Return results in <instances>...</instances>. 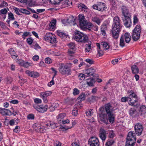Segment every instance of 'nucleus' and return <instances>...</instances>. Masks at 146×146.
<instances>
[{"instance_id":"obj_1","label":"nucleus","mask_w":146,"mask_h":146,"mask_svg":"<svg viewBox=\"0 0 146 146\" xmlns=\"http://www.w3.org/2000/svg\"><path fill=\"white\" fill-rule=\"evenodd\" d=\"M122 25L121 21L118 16H115L113 19V23L111 31L112 37L115 39L118 38L119 33L121 30Z\"/></svg>"},{"instance_id":"obj_2","label":"nucleus","mask_w":146,"mask_h":146,"mask_svg":"<svg viewBox=\"0 0 146 146\" xmlns=\"http://www.w3.org/2000/svg\"><path fill=\"white\" fill-rule=\"evenodd\" d=\"M129 95L127 97H123L121 99L122 102H125L127 101H129V105L132 106H136L138 101V98L136 94L132 90L129 92Z\"/></svg>"},{"instance_id":"obj_3","label":"nucleus","mask_w":146,"mask_h":146,"mask_svg":"<svg viewBox=\"0 0 146 146\" xmlns=\"http://www.w3.org/2000/svg\"><path fill=\"white\" fill-rule=\"evenodd\" d=\"M122 13V20L125 26L126 27H131L132 22L131 15L129 12L127 8L125 6L123 5L121 7Z\"/></svg>"},{"instance_id":"obj_4","label":"nucleus","mask_w":146,"mask_h":146,"mask_svg":"<svg viewBox=\"0 0 146 146\" xmlns=\"http://www.w3.org/2000/svg\"><path fill=\"white\" fill-rule=\"evenodd\" d=\"M59 72L62 75L66 76L71 74V70L68 65H64L62 63L58 69Z\"/></svg>"},{"instance_id":"obj_5","label":"nucleus","mask_w":146,"mask_h":146,"mask_svg":"<svg viewBox=\"0 0 146 146\" xmlns=\"http://www.w3.org/2000/svg\"><path fill=\"white\" fill-rule=\"evenodd\" d=\"M78 20L80 26L82 27L86 26L90 28L93 25L90 22H88L85 18L84 16L82 15H80L78 16Z\"/></svg>"},{"instance_id":"obj_6","label":"nucleus","mask_w":146,"mask_h":146,"mask_svg":"<svg viewBox=\"0 0 146 146\" xmlns=\"http://www.w3.org/2000/svg\"><path fill=\"white\" fill-rule=\"evenodd\" d=\"M141 27L140 25H137L135 28L132 34V38L135 41L137 40L140 37Z\"/></svg>"},{"instance_id":"obj_7","label":"nucleus","mask_w":146,"mask_h":146,"mask_svg":"<svg viewBox=\"0 0 146 146\" xmlns=\"http://www.w3.org/2000/svg\"><path fill=\"white\" fill-rule=\"evenodd\" d=\"M44 39L46 41L51 43L57 42L56 36L50 33H46L44 35Z\"/></svg>"},{"instance_id":"obj_8","label":"nucleus","mask_w":146,"mask_h":146,"mask_svg":"<svg viewBox=\"0 0 146 146\" xmlns=\"http://www.w3.org/2000/svg\"><path fill=\"white\" fill-rule=\"evenodd\" d=\"M136 141V137L135 134L133 132V131L129 132L127 137L126 143L134 144Z\"/></svg>"},{"instance_id":"obj_9","label":"nucleus","mask_w":146,"mask_h":146,"mask_svg":"<svg viewBox=\"0 0 146 146\" xmlns=\"http://www.w3.org/2000/svg\"><path fill=\"white\" fill-rule=\"evenodd\" d=\"M92 7L94 9L101 11H105L107 9L105 4L101 2H97L96 4L93 5Z\"/></svg>"},{"instance_id":"obj_10","label":"nucleus","mask_w":146,"mask_h":146,"mask_svg":"<svg viewBox=\"0 0 146 146\" xmlns=\"http://www.w3.org/2000/svg\"><path fill=\"white\" fill-rule=\"evenodd\" d=\"M52 93V92L50 91L42 92L40 93V96L44 102L46 103L48 102L47 97L50 96Z\"/></svg>"},{"instance_id":"obj_11","label":"nucleus","mask_w":146,"mask_h":146,"mask_svg":"<svg viewBox=\"0 0 146 146\" xmlns=\"http://www.w3.org/2000/svg\"><path fill=\"white\" fill-rule=\"evenodd\" d=\"M134 129L136 134L137 135H140L142 134L143 127L141 123H138L135 125Z\"/></svg>"},{"instance_id":"obj_12","label":"nucleus","mask_w":146,"mask_h":146,"mask_svg":"<svg viewBox=\"0 0 146 146\" xmlns=\"http://www.w3.org/2000/svg\"><path fill=\"white\" fill-rule=\"evenodd\" d=\"M90 146H99L100 143L98 139L96 137H92L89 140Z\"/></svg>"},{"instance_id":"obj_13","label":"nucleus","mask_w":146,"mask_h":146,"mask_svg":"<svg viewBox=\"0 0 146 146\" xmlns=\"http://www.w3.org/2000/svg\"><path fill=\"white\" fill-rule=\"evenodd\" d=\"M33 107L39 112L44 113L47 111L48 106L46 105L44 106L42 105H35L33 106Z\"/></svg>"},{"instance_id":"obj_14","label":"nucleus","mask_w":146,"mask_h":146,"mask_svg":"<svg viewBox=\"0 0 146 146\" xmlns=\"http://www.w3.org/2000/svg\"><path fill=\"white\" fill-rule=\"evenodd\" d=\"M96 68L94 67H92L89 69L85 70L84 72L87 76H93L96 72Z\"/></svg>"},{"instance_id":"obj_15","label":"nucleus","mask_w":146,"mask_h":146,"mask_svg":"<svg viewBox=\"0 0 146 146\" xmlns=\"http://www.w3.org/2000/svg\"><path fill=\"white\" fill-rule=\"evenodd\" d=\"M83 33L77 30L75 31L74 33V38L77 41L80 42Z\"/></svg>"},{"instance_id":"obj_16","label":"nucleus","mask_w":146,"mask_h":146,"mask_svg":"<svg viewBox=\"0 0 146 146\" xmlns=\"http://www.w3.org/2000/svg\"><path fill=\"white\" fill-rule=\"evenodd\" d=\"M106 131L102 128H101L100 131L99 136L102 141H104L106 138Z\"/></svg>"},{"instance_id":"obj_17","label":"nucleus","mask_w":146,"mask_h":146,"mask_svg":"<svg viewBox=\"0 0 146 146\" xmlns=\"http://www.w3.org/2000/svg\"><path fill=\"white\" fill-rule=\"evenodd\" d=\"M0 113L5 115H12V112L8 109L0 108Z\"/></svg>"},{"instance_id":"obj_18","label":"nucleus","mask_w":146,"mask_h":146,"mask_svg":"<svg viewBox=\"0 0 146 146\" xmlns=\"http://www.w3.org/2000/svg\"><path fill=\"white\" fill-rule=\"evenodd\" d=\"M8 9L4 8L0 10V18L4 20L6 17V14L8 12Z\"/></svg>"},{"instance_id":"obj_19","label":"nucleus","mask_w":146,"mask_h":146,"mask_svg":"<svg viewBox=\"0 0 146 146\" xmlns=\"http://www.w3.org/2000/svg\"><path fill=\"white\" fill-rule=\"evenodd\" d=\"M75 19L72 17H70L69 18L64 19L63 20V22L65 24L67 23L68 24H72L73 25H74V21Z\"/></svg>"},{"instance_id":"obj_20","label":"nucleus","mask_w":146,"mask_h":146,"mask_svg":"<svg viewBox=\"0 0 146 146\" xmlns=\"http://www.w3.org/2000/svg\"><path fill=\"white\" fill-rule=\"evenodd\" d=\"M25 73L29 76L33 78H36L39 76V74L36 72L27 70L25 71Z\"/></svg>"},{"instance_id":"obj_21","label":"nucleus","mask_w":146,"mask_h":146,"mask_svg":"<svg viewBox=\"0 0 146 146\" xmlns=\"http://www.w3.org/2000/svg\"><path fill=\"white\" fill-rule=\"evenodd\" d=\"M56 20H53L51 21L48 26V29L49 30L53 31L55 29Z\"/></svg>"},{"instance_id":"obj_22","label":"nucleus","mask_w":146,"mask_h":146,"mask_svg":"<svg viewBox=\"0 0 146 146\" xmlns=\"http://www.w3.org/2000/svg\"><path fill=\"white\" fill-rule=\"evenodd\" d=\"M121 36L123 37L126 43H129L131 40V36L130 33H125L124 35Z\"/></svg>"},{"instance_id":"obj_23","label":"nucleus","mask_w":146,"mask_h":146,"mask_svg":"<svg viewBox=\"0 0 146 146\" xmlns=\"http://www.w3.org/2000/svg\"><path fill=\"white\" fill-rule=\"evenodd\" d=\"M105 110L107 114L112 113L113 111L112 107L109 104L105 105Z\"/></svg>"},{"instance_id":"obj_24","label":"nucleus","mask_w":146,"mask_h":146,"mask_svg":"<svg viewBox=\"0 0 146 146\" xmlns=\"http://www.w3.org/2000/svg\"><path fill=\"white\" fill-rule=\"evenodd\" d=\"M80 40L79 42L86 43L88 42L89 41V39L87 35L83 33V35L80 39Z\"/></svg>"},{"instance_id":"obj_25","label":"nucleus","mask_w":146,"mask_h":146,"mask_svg":"<svg viewBox=\"0 0 146 146\" xmlns=\"http://www.w3.org/2000/svg\"><path fill=\"white\" fill-rule=\"evenodd\" d=\"M108 117V119L110 122L112 123L114 121L115 116L112 113H109L107 114Z\"/></svg>"},{"instance_id":"obj_26","label":"nucleus","mask_w":146,"mask_h":146,"mask_svg":"<svg viewBox=\"0 0 146 146\" xmlns=\"http://www.w3.org/2000/svg\"><path fill=\"white\" fill-rule=\"evenodd\" d=\"M100 44L102 47L105 50H108L110 48V46L109 44L106 42H101L100 43Z\"/></svg>"},{"instance_id":"obj_27","label":"nucleus","mask_w":146,"mask_h":146,"mask_svg":"<svg viewBox=\"0 0 146 146\" xmlns=\"http://www.w3.org/2000/svg\"><path fill=\"white\" fill-rule=\"evenodd\" d=\"M131 69L132 72L133 74H137L139 72V68L135 65H133L131 66Z\"/></svg>"},{"instance_id":"obj_28","label":"nucleus","mask_w":146,"mask_h":146,"mask_svg":"<svg viewBox=\"0 0 146 146\" xmlns=\"http://www.w3.org/2000/svg\"><path fill=\"white\" fill-rule=\"evenodd\" d=\"M8 51L11 54L12 58L13 59H15L17 57L15 53V52L13 48H11L8 50Z\"/></svg>"},{"instance_id":"obj_29","label":"nucleus","mask_w":146,"mask_h":146,"mask_svg":"<svg viewBox=\"0 0 146 146\" xmlns=\"http://www.w3.org/2000/svg\"><path fill=\"white\" fill-rule=\"evenodd\" d=\"M92 20L96 23L98 25H100L102 21V19L97 17H94L92 18Z\"/></svg>"},{"instance_id":"obj_30","label":"nucleus","mask_w":146,"mask_h":146,"mask_svg":"<svg viewBox=\"0 0 146 146\" xmlns=\"http://www.w3.org/2000/svg\"><path fill=\"white\" fill-rule=\"evenodd\" d=\"M137 112L134 108H131L130 109L129 111V113L131 115H137Z\"/></svg>"},{"instance_id":"obj_31","label":"nucleus","mask_w":146,"mask_h":146,"mask_svg":"<svg viewBox=\"0 0 146 146\" xmlns=\"http://www.w3.org/2000/svg\"><path fill=\"white\" fill-rule=\"evenodd\" d=\"M96 45L98 47V54L99 56H102L104 54V52L102 50L100 49V45L98 43H96Z\"/></svg>"},{"instance_id":"obj_32","label":"nucleus","mask_w":146,"mask_h":146,"mask_svg":"<svg viewBox=\"0 0 146 146\" xmlns=\"http://www.w3.org/2000/svg\"><path fill=\"white\" fill-rule=\"evenodd\" d=\"M58 106V103H53L51 106L49 107V108L51 111H53Z\"/></svg>"},{"instance_id":"obj_33","label":"nucleus","mask_w":146,"mask_h":146,"mask_svg":"<svg viewBox=\"0 0 146 146\" xmlns=\"http://www.w3.org/2000/svg\"><path fill=\"white\" fill-rule=\"evenodd\" d=\"M88 42V44L86 45V48H85V50L86 52H89L91 49V42L89 41Z\"/></svg>"},{"instance_id":"obj_34","label":"nucleus","mask_w":146,"mask_h":146,"mask_svg":"<svg viewBox=\"0 0 146 146\" xmlns=\"http://www.w3.org/2000/svg\"><path fill=\"white\" fill-rule=\"evenodd\" d=\"M95 82V81L94 79L90 78V79H88L87 82V84L90 86H93L94 83Z\"/></svg>"},{"instance_id":"obj_35","label":"nucleus","mask_w":146,"mask_h":146,"mask_svg":"<svg viewBox=\"0 0 146 146\" xmlns=\"http://www.w3.org/2000/svg\"><path fill=\"white\" fill-rule=\"evenodd\" d=\"M66 114L65 113H60L57 116V119L59 121H61V120L63 119L66 116Z\"/></svg>"},{"instance_id":"obj_36","label":"nucleus","mask_w":146,"mask_h":146,"mask_svg":"<svg viewBox=\"0 0 146 146\" xmlns=\"http://www.w3.org/2000/svg\"><path fill=\"white\" fill-rule=\"evenodd\" d=\"M58 35L61 38H64L66 37V34L64 33L63 32H61L60 31H57Z\"/></svg>"},{"instance_id":"obj_37","label":"nucleus","mask_w":146,"mask_h":146,"mask_svg":"<svg viewBox=\"0 0 146 146\" xmlns=\"http://www.w3.org/2000/svg\"><path fill=\"white\" fill-rule=\"evenodd\" d=\"M139 111L141 114H144L146 111V107L144 106H142L140 107Z\"/></svg>"},{"instance_id":"obj_38","label":"nucleus","mask_w":146,"mask_h":146,"mask_svg":"<svg viewBox=\"0 0 146 146\" xmlns=\"http://www.w3.org/2000/svg\"><path fill=\"white\" fill-rule=\"evenodd\" d=\"M124 40V39L123 38V37L121 36L120 40L119 45L122 47L125 46V42Z\"/></svg>"},{"instance_id":"obj_39","label":"nucleus","mask_w":146,"mask_h":146,"mask_svg":"<svg viewBox=\"0 0 146 146\" xmlns=\"http://www.w3.org/2000/svg\"><path fill=\"white\" fill-rule=\"evenodd\" d=\"M20 12L26 15H29L31 13L29 11L24 9H20Z\"/></svg>"},{"instance_id":"obj_40","label":"nucleus","mask_w":146,"mask_h":146,"mask_svg":"<svg viewBox=\"0 0 146 146\" xmlns=\"http://www.w3.org/2000/svg\"><path fill=\"white\" fill-rule=\"evenodd\" d=\"M68 45L70 48L69 49L74 50L75 48V44L74 42H70L68 44Z\"/></svg>"},{"instance_id":"obj_41","label":"nucleus","mask_w":146,"mask_h":146,"mask_svg":"<svg viewBox=\"0 0 146 146\" xmlns=\"http://www.w3.org/2000/svg\"><path fill=\"white\" fill-rule=\"evenodd\" d=\"M38 128V129L39 130V131H38L37 132L44 133L46 131V130L45 128H44V127L42 125H40L39 124Z\"/></svg>"},{"instance_id":"obj_42","label":"nucleus","mask_w":146,"mask_h":146,"mask_svg":"<svg viewBox=\"0 0 146 146\" xmlns=\"http://www.w3.org/2000/svg\"><path fill=\"white\" fill-rule=\"evenodd\" d=\"M114 141L113 140H108L106 143V146H111L114 143Z\"/></svg>"},{"instance_id":"obj_43","label":"nucleus","mask_w":146,"mask_h":146,"mask_svg":"<svg viewBox=\"0 0 146 146\" xmlns=\"http://www.w3.org/2000/svg\"><path fill=\"white\" fill-rule=\"evenodd\" d=\"M86 115L88 117H90L93 113L92 110H87L86 112Z\"/></svg>"},{"instance_id":"obj_44","label":"nucleus","mask_w":146,"mask_h":146,"mask_svg":"<svg viewBox=\"0 0 146 146\" xmlns=\"http://www.w3.org/2000/svg\"><path fill=\"white\" fill-rule=\"evenodd\" d=\"M63 0H50V2L53 4H58Z\"/></svg>"},{"instance_id":"obj_45","label":"nucleus","mask_w":146,"mask_h":146,"mask_svg":"<svg viewBox=\"0 0 146 146\" xmlns=\"http://www.w3.org/2000/svg\"><path fill=\"white\" fill-rule=\"evenodd\" d=\"M39 127V124L37 123H35L33 125V127L35 131L37 132L38 131H39V130H38V127Z\"/></svg>"},{"instance_id":"obj_46","label":"nucleus","mask_w":146,"mask_h":146,"mask_svg":"<svg viewBox=\"0 0 146 146\" xmlns=\"http://www.w3.org/2000/svg\"><path fill=\"white\" fill-rule=\"evenodd\" d=\"M78 98V100H80L81 101L84 100L85 99V95L84 94L82 93L79 96Z\"/></svg>"},{"instance_id":"obj_47","label":"nucleus","mask_w":146,"mask_h":146,"mask_svg":"<svg viewBox=\"0 0 146 146\" xmlns=\"http://www.w3.org/2000/svg\"><path fill=\"white\" fill-rule=\"evenodd\" d=\"M8 19L11 20H13L15 19V18L13 15L11 13H8Z\"/></svg>"},{"instance_id":"obj_48","label":"nucleus","mask_w":146,"mask_h":146,"mask_svg":"<svg viewBox=\"0 0 146 146\" xmlns=\"http://www.w3.org/2000/svg\"><path fill=\"white\" fill-rule=\"evenodd\" d=\"M45 63L47 64H50L52 62V60L49 57L46 58L45 59Z\"/></svg>"},{"instance_id":"obj_49","label":"nucleus","mask_w":146,"mask_h":146,"mask_svg":"<svg viewBox=\"0 0 146 146\" xmlns=\"http://www.w3.org/2000/svg\"><path fill=\"white\" fill-rule=\"evenodd\" d=\"M78 7L79 9L82 10V9H88V7L82 4H79L78 5Z\"/></svg>"},{"instance_id":"obj_50","label":"nucleus","mask_w":146,"mask_h":146,"mask_svg":"<svg viewBox=\"0 0 146 146\" xmlns=\"http://www.w3.org/2000/svg\"><path fill=\"white\" fill-rule=\"evenodd\" d=\"M8 6V4L7 2L3 1L1 3L0 5V7L3 8L4 7H6Z\"/></svg>"},{"instance_id":"obj_51","label":"nucleus","mask_w":146,"mask_h":146,"mask_svg":"<svg viewBox=\"0 0 146 146\" xmlns=\"http://www.w3.org/2000/svg\"><path fill=\"white\" fill-rule=\"evenodd\" d=\"M80 92L79 90L76 88H74L73 89V94L74 95H76L79 94Z\"/></svg>"},{"instance_id":"obj_52","label":"nucleus","mask_w":146,"mask_h":146,"mask_svg":"<svg viewBox=\"0 0 146 146\" xmlns=\"http://www.w3.org/2000/svg\"><path fill=\"white\" fill-rule=\"evenodd\" d=\"M23 64L25 67L27 68L30 66H32V64L31 62H24Z\"/></svg>"},{"instance_id":"obj_53","label":"nucleus","mask_w":146,"mask_h":146,"mask_svg":"<svg viewBox=\"0 0 146 146\" xmlns=\"http://www.w3.org/2000/svg\"><path fill=\"white\" fill-rule=\"evenodd\" d=\"M27 118L28 119L33 120L35 118V116L34 114H29L27 116Z\"/></svg>"},{"instance_id":"obj_54","label":"nucleus","mask_w":146,"mask_h":146,"mask_svg":"<svg viewBox=\"0 0 146 146\" xmlns=\"http://www.w3.org/2000/svg\"><path fill=\"white\" fill-rule=\"evenodd\" d=\"M68 54L69 56H72L74 53V50H71V49H69L68 50Z\"/></svg>"},{"instance_id":"obj_55","label":"nucleus","mask_w":146,"mask_h":146,"mask_svg":"<svg viewBox=\"0 0 146 146\" xmlns=\"http://www.w3.org/2000/svg\"><path fill=\"white\" fill-rule=\"evenodd\" d=\"M33 41V40L31 38H29L27 39V42L29 44H31Z\"/></svg>"},{"instance_id":"obj_56","label":"nucleus","mask_w":146,"mask_h":146,"mask_svg":"<svg viewBox=\"0 0 146 146\" xmlns=\"http://www.w3.org/2000/svg\"><path fill=\"white\" fill-rule=\"evenodd\" d=\"M36 104H41L42 101L41 99L38 98H36L34 100Z\"/></svg>"},{"instance_id":"obj_57","label":"nucleus","mask_w":146,"mask_h":146,"mask_svg":"<svg viewBox=\"0 0 146 146\" xmlns=\"http://www.w3.org/2000/svg\"><path fill=\"white\" fill-rule=\"evenodd\" d=\"M78 77L80 80H84L85 79V76L84 74L81 73L78 76Z\"/></svg>"},{"instance_id":"obj_58","label":"nucleus","mask_w":146,"mask_h":146,"mask_svg":"<svg viewBox=\"0 0 146 146\" xmlns=\"http://www.w3.org/2000/svg\"><path fill=\"white\" fill-rule=\"evenodd\" d=\"M114 136L115 134L113 131L112 130L110 131L109 134V137L110 138H112L114 137Z\"/></svg>"},{"instance_id":"obj_59","label":"nucleus","mask_w":146,"mask_h":146,"mask_svg":"<svg viewBox=\"0 0 146 146\" xmlns=\"http://www.w3.org/2000/svg\"><path fill=\"white\" fill-rule=\"evenodd\" d=\"M138 19L136 16H134L133 17V23L135 25L138 23Z\"/></svg>"},{"instance_id":"obj_60","label":"nucleus","mask_w":146,"mask_h":146,"mask_svg":"<svg viewBox=\"0 0 146 146\" xmlns=\"http://www.w3.org/2000/svg\"><path fill=\"white\" fill-rule=\"evenodd\" d=\"M29 33L28 32H24L23 35H22V37L24 39H25V37L28 36L29 35Z\"/></svg>"},{"instance_id":"obj_61","label":"nucleus","mask_w":146,"mask_h":146,"mask_svg":"<svg viewBox=\"0 0 146 146\" xmlns=\"http://www.w3.org/2000/svg\"><path fill=\"white\" fill-rule=\"evenodd\" d=\"M13 131L16 133H19L20 131V127L19 126H16L15 129L13 130Z\"/></svg>"},{"instance_id":"obj_62","label":"nucleus","mask_w":146,"mask_h":146,"mask_svg":"<svg viewBox=\"0 0 146 146\" xmlns=\"http://www.w3.org/2000/svg\"><path fill=\"white\" fill-rule=\"evenodd\" d=\"M72 127H68L67 126H61L60 128L62 129H63V131H64V130H67L68 129L71 128Z\"/></svg>"},{"instance_id":"obj_63","label":"nucleus","mask_w":146,"mask_h":146,"mask_svg":"<svg viewBox=\"0 0 146 146\" xmlns=\"http://www.w3.org/2000/svg\"><path fill=\"white\" fill-rule=\"evenodd\" d=\"M13 10L15 13L19 15H20L19 13V12H20V9L19 8H15L13 9Z\"/></svg>"},{"instance_id":"obj_64","label":"nucleus","mask_w":146,"mask_h":146,"mask_svg":"<svg viewBox=\"0 0 146 146\" xmlns=\"http://www.w3.org/2000/svg\"><path fill=\"white\" fill-rule=\"evenodd\" d=\"M86 61L89 64H92L94 63V61L93 60L90 59H87L86 60Z\"/></svg>"}]
</instances>
